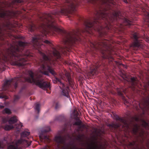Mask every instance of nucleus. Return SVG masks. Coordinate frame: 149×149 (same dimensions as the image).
I'll use <instances>...</instances> for the list:
<instances>
[{
  "mask_svg": "<svg viewBox=\"0 0 149 149\" xmlns=\"http://www.w3.org/2000/svg\"><path fill=\"white\" fill-rule=\"evenodd\" d=\"M122 91H123V92H125V91H124V89H123L122 88H121V89H120V91L118 89V90L117 91L118 95H122Z\"/></svg>",
  "mask_w": 149,
  "mask_h": 149,
  "instance_id": "393cba45",
  "label": "nucleus"
},
{
  "mask_svg": "<svg viewBox=\"0 0 149 149\" xmlns=\"http://www.w3.org/2000/svg\"><path fill=\"white\" fill-rule=\"evenodd\" d=\"M3 34L2 29L0 27V40H2L3 39V38L1 37L2 36Z\"/></svg>",
  "mask_w": 149,
  "mask_h": 149,
  "instance_id": "7c9ffc66",
  "label": "nucleus"
},
{
  "mask_svg": "<svg viewBox=\"0 0 149 149\" xmlns=\"http://www.w3.org/2000/svg\"><path fill=\"white\" fill-rule=\"evenodd\" d=\"M21 81L20 78L18 77L15 78L13 79L7 80L4 82L3 86V89L6 90L7 88H6L9 87L10 84H14L15 88H16L17 87V82L19 81Z\"/></svg>",
  "mask_w": 149,
  "mask_h": 149,
  "instance_id": "6e6552de",
  "label": "nucleus"
},
{
  "mask_svg": "<svg viewBox=\"0 0 149 149\" xmlns=\"http://www.w3.org/2000/svg\"><path fill=\"white\" fill-rule=\"evenodd\" d=\"M66 6L61 9L60 12L56 11L51 14H43L42 17L40 18V20L43 23L40 26V28L42 29V36H38L32 38V43L34 47L38 50L42 59H40L39 63L40 66L39 69V72L36 73H33L31 70L28 72V74L29 76L25 78L24 81L31 83H33L38 86L40 88L45 89L50 88V83L48 82L43 81L41 78L43 74L49 75V72L53 75H55L56 73L52 68V65L55 63V61L56 58H58L60 56L59 52L54 47H53L50 51H48L47 56L41 52L40 48L41 45V42H43L47 44H50L51 42L47 40H44L42 38L44 36L49 33L47 28L51 30H53L58 33L61 32L62 30L58 28L53 23L54 16L56 14L60 13L65 14L71 13L72 11H74L75 8L77 5L78 3L80 2V0H67Z\"/></svg>",
  "mask_w": 149,
  "mask_h": 149,
  "instance_id": "f257e3e1",
  "label": "nucleus"
},
{
  "mask_svg": "<svg viewBox=\"0 0 149 149\" xmlns=\"http://www.w3.org/2000/svg\"><path fill=\"white\" fill-rule=\"evenodd\" d=\"M55 81L56 83H58L60 88L62 90V95L68 97L69 91L68 87L66 86L62 82L61 80L57 78H55Z\"/></svg>",
  "mask_w": 149,
  "mask_h": 149,
  "instance_id": "0eeeda50",
  "label": "nucleus"
},
{
  "mask_svg": "<svg viewBox=\"0 0 149 149\" xmlns=\"http://www.w3.org/2000/svg\"><path fill=\"white\" fill-rule=\"evenodd\" d=\"M110 128H113L116 129L120 126V125L118 123H112L111 124H109L108 125Z\"/></svg>",
  "mask_w": 149,
  "mask_h": 149,
  "instance_id": "a211bd4d",
  "label": "nucleus"
},
{
  "mask_svg": "<svg viewBox=\"0 0 149 149\" xmlns=\"http://www.w3.org/2000/svg\"><path fill=\"white\" fill-rule=\"evenodd\" d=\"M125 78H123V79H125L126 80H127V81H128V80H127V79H126V76H125Z\"/></svg>",
  "mask_w": 149,
  "mask_h": 149,
  "instance_id": "ea45409f",
  "label": "nucleus"
},
{
  "mask_svg": "<svg viewBox=\"0 0 149 149\" xmlns=\"http://www.w3.org/2000/svg\"><path fill=\"white\" fill-rule=\"evenodd\" d=\"M40 105L39 104L36 103L35 104L34 109L36 111H37L39 113L40 111Z\"/></svg>",
  "mask_w": 149,
  "mask_h": 149,
  "instance_id": "aec40b11",
  "label": "nucleus"
},
{
  "mask_svg": "<svg viewBox=\"0 0 149 149\" xmlns=\"http://www.w3.org/2000/svg\"><path fill=\"white\" fill-rule=\"evenodd\" d=\"M22 126V124L21 123H20L18 125V126H16V127L17 129H19L21 128Z\"/></svg>",
  "mask_w": 149,
  "mask_h": 149,
  "instance_id": "cd10ccee",
  "label": "nucleus"
},
{
  "mask_svg": "<svg viewBox=\"0 0 149 149\" xmlns=\"http://www.w3.org/2000/svg\"><path fill=\"white\" fill-rule=\"evenodd\" d=\"M134 42L132 44V46L134 47H138L139 46V41L138 40L137 34L136 33H134L133 35Z\"/></svg>",
  "mask_w": 149,
  "mask_h": 149,
  "instance_id": "9b49d317",
  "label": "nucleus"
},
{
  "mask_svg": "<svg viewBox=\"0 0 149 149\" xmlns=\"http://www.w3.org/2000/svg\"><path fill=\"white\" fill-rule=\"evenodd\" d=\"M47 129L45 130L42 131V132H48L50 130V127H47Z\"/></svg>",
  "mask_w": 149,
  "mask_h": 149,
  "instance_id": "c756f323",
  "label": "nucleus"
},
{
  "mask_svg": "<svg viewBox=\"0 0 149 149\" xmlns=\"http://www.w3.org/2000/svg\"><path fill=\"white\" fill-rule=\"evenodd\" d=\"M3 113H6L8 114H10L11 112L10 110L7 108H5L3 111Z\"/></svg>",
  "mask_w": 149,
  "mask_h": 149,
  "instance_id": "4be33fe9",
  "label": "nucleus"
},
{
  "mask_svg": "<svg viewBox=\"0 0 149 149\" xmlns=\"http://www.w3.org/2000/svg\"><path fill=\"white\" fill-rule=\"evenodd\" d=\"M140 125H141V122H143V126L146 129L149 130V125L145 121H142V120L140 118Z\"/></svg>",
  "mask_w": 149,
  "mask_h": 149,
  "instance_id": "6ab92c4d",
  "label": "nucleus"
},
{
  "mask_svg": "<svg viewBox=\"0 0 149 149\" xmlns=\"http://www.w3.org/2000/svg\"><path fill=\"white\" fill-rule=\"evenodd\" d=\"M28 45L27 43L19 41L15 45H12L7 51L6 54L2 58L4 61H10V63L13 65L19 66H23L26 64V62L29 60L28 57L31 56L29 51L28 50L24 54V57L20 56L19 52L22 50L24 47Z\"/></svg>",
  "mask_w": 149,
  "mask_h": 149,
  "instance_id": "7ed1b4c3",
  "label": "nucleus"
},
{
  "mask_svg": "<svg viewBox=\"0 0 149 149\" xmlns=\"http://www.w3.org/2000/svg\"><path fill=\"white\" fill-rule=\"evenodd\" d=\"M79 35L78 30L66 33L63 38L64 44L67 45H70L78 40V36Z\"/></svg>",
  "mask_w": 149,
  "mask_h": 149,
  "instance_id": "423d86ee",
  "label": "nucleus"
},
{
  "mask_svg": "<svg viewBox=\"0 0 149 149\" xmlns=\"http://www.w3.org/2000/svg\"><path fill=\"white\" fill-rule=\"evenodd\" d=\"M140 137H141V129H140Z\"/></svg>",
  "mask_w": 149,
  "mask_h": 149,
  "instance_id": "c03bdc74",
  "label": "nucleus"
},
{
  "mask_svg": "<svg viewBox=\"0 0 149 149\" xmlns=\"http://www.w3.org/2000/svg\"><path fill=\"white\" fill-rule=\"evenodd\" d=\"M109 42L107 40H102L98 42H91V47L95 49H101L102 57L104 58H109L111 54V49L109 45Z\"/></svg>",
  "mask_w": 149,
  "mask_h": 149,
  "instance_id": "20e7f679",
  "label": "nucleus"
},
{
  "mask_svg": "<svg viewBox=\"0 0 149 149\" xmlns=\"http://www.w3.org/2000/svg\"><path fill=\"white\" fill-rule=\"evenodd\" d=\"M3 148V147L2 146L1 143L0 142V148Z\"/></svg>",
  "mask_w": 149,
  "mask_h": 149,
  "instance_id": "58836bf2",
  "label": "nucleus"
},
{
  "mask_svg": "<svg viewBox=\"0 0 149 149\" xmlns=\"http://www.w3.org/2000/svg\"><path fill=\"white\" fill-rule=\"evenodd\" d=\"M35 28V26L34 24H32L29 26V30L31 32L33 31Z\"/></svg>",
  "mask_w": 149,
  "mask_h": 149,
  "instance_id": "5701e85b",
  "label": "nucleus"
},
{
  "mask_svg": "<svg viewBox=\"0 0 149 149\" xmlns=\"http://www.w3.org/2000/svg\"><path fill=\"white\" fill-rule=\"evenodd\" d=\"M140 149H141L140 148Z\"/></svg>",
  "mask_w": 149,
  "mask_h": 149,
  "instance_id": "8fccbe9b",
  "label": "nucleus"
},
{
  "mask_svg": "<svg viewBox=\"0 0 149 149\" xmlns=\"http://www.w3.org/2000/svg\"><path fill=\"white\" fill-rule=\"evenodd\" d=\"M134 103H134L135 104H135L134 105V106L135 107H136L138 105H140V103L139 102H137V103H136L135 102H133Z\"/></svg>",
  "mask_w": 149,
  "mask_h": 149,
  "instance_id": "473e14b6",
  "label": "nucleus"
},
{
  "mask_svg": "<svg viewBox=\"0 0 149 149\" xmlns=\"http://www.w3.org/2000/svg\"><path fill=\"white\" fill-rule=\"evenodd\" d=\"M6 16V13L4 12H3L0 14V16L2 17H4Z\"/></svg>",
  "mask_w": 149,
  "mask_h": 149,
  "instance_id": "c85d7f7f",
  "label": "nucleus"
},
{
  "mask_svg": "<svg viewBox=\"0 0 149 149\" xmlns=\"http://www.w3.org/2000/svg\"><path fill=\"white\" fill-rule=\"evenodd\" d=\"M146 18L148 19H149V13H146Z\"/></svg>",
  "mask_w": 149,
  "mask_h": 149,
  "instance_id": "c9c22d12",
  "label": "nucleus"
},
{
  "mask_svg": "<svg viewBox=\"0 0 149 149\" xmlns=\"http://www.w3.org/2000/svg\"><path fill=\"white\" fill-rule=\"evenodd\" d=\"M54 83H55V82L54 81Z\"/></svg>",
  "mask_w": 149,
  "mask_h": 149,
  "instance_id": "09e8293b",
  "label": "nucleus"
},
{
  "mask_svg": "<svg viewBox=\"0 0 149 149\" xmlns=\"http://www.w3.org/2000/svg\"><path fill=\"white\" fill-rule=\"evenodd\" d=\"M0 98H5L6 99H8V97L6 95L4 96H0Z\"/></svg>",
  "mask_w": 149,
  "mask_h": 149,
  "instance_id": "2f4dec72",
  "label": "nucleus"
},
{
  "mask_svg": "<svg viewBox=\"0 0 149 149\" xmlns=\"http://www.w3.org/2000/svg\"><path fill=\"white\" fill-rule=\"evenodd\" d=\"M140 143H141V140H140Z\"/></svg>",
  "mask_w": 149,
  "mask_h": 149,
  "instance_id": "de8ad7c7",
  "label": "nucleus"
},
{
  "mask_svg": "<svg viewBox=\"0 0 149 149\" xmlns=\"http://www.w3.org/2000/svg\"><path fill=\"white\" fill-rule=\"evenodd\" d=\"M30 132H29L24 131L21 134V138L20 139L17 141H15L12 143H11L8 147L7 149H22L18 148L19 145L24 144L25 147H28L31 144V141H28L23 139V137L27 136L30 134Z\"/></svg>",
  "mask_w": 149,
  "mask_h": 149,
  "instance_id": "39448f33",
  "label": "nucleus"
},
{
  "mask_svg": "<svg viewBox=\"0 0 149 149\" xmlns=\"http://www.w3.org/2000/svg\"><path fill=\"white\" fill-rule=\"evenodd\" d=\"M61 78L62 79H63V77L61 76Z\"/></svg>",
  "mask_w": 149,
  "mask_h": 149,
  "instance_id": "79ce46f5",
  "label": "nucleus"
},
{
  "mask_svg": "<svg viewBox=\"0 0 149 149\" xmlns=\"http://www.w3.org/2000/svg\"><path fill=\"white\" fill-rule=\"evenodd\" d=\"M99 67L97 64L95 65L93 67V69L89 73L90 76H92L96 75L97 73V69Z\"/></svg>",
  "mask_w": 149,
  "mask_h": 149,
  "instance_id": "ddd939ff",
  "label": "nucleus"
},
{
  "mask_svg": "<svg viewBox=\"0 0 149 149\" xmlns=\"http://www.w3.org/2000/svg\"><path fill=\"white\" fill-rule=\"evenodd\" d=\"M49 147L48 146L45 147H44V148H43L42 149H48Z\"/></svg>",
  "mask_w": 149,
  "mask_h": 149,
  "instance_id": "4c0bfd02",
  "label": "nucleus"
},
{
  "mask_svg": "<svg viewBox=\"0 0 149 149\" xmlns=\"http://www.w3.org/2000/svg\"><path fill=\"white\" fill-rule=\"evenodd\" d=\"M55 141L58 143L64 144L65 139L61 136H56L54 139Z\"/></svg>",
  "mask_w": 149,
  "mask_h": 149,
  "instance_id": "f8f14e48",
  "label": "nucleus"
},
{
  "mask_svg": "<svg viewBox=\"0 0 149 149\" xmlns=\"http://www.w3.org/2000/svg\"><path fill=\"white\" fill-rule=\"evenodd\" d=\"M138 128L136 125L135 126L134 128L132 130V132L134 134H136L137 132Z\"/></svg>",
  "mask_w": 149,
  "mask_h": 149,
  "instance_id": "b1692460",
  "label": "nucleus"
},
{
  "mask_svg": "<svg viewBox=\"0 0 149 149\" xmlns=\"http://www.w3.org/2000/svg\"><path fill=\"white\" fill-rule=\"evenodd\" d=\"M117 119L120 120L121 122H122L124 124V125H123V127H125L126 126V128L127 129H128L129 128V126L127 124H126V121L122 118H120L118 117V118H117Z\"/></svg>",
  "mask_w": 149,
  "mask_h": 149,
  "instance_id": "dca6fc26",
  "label": "nucleus"
},
{
  "mask_svg": "<svg viewBox=\"0 0 149 149\" xmlns=\"http://www.w3.org/2000/svg\"><path fill=\"white\" fill-rule=\"evenodd\" d=\"M17 121V118L15 116L11 117L9 120L8 117L3 118L2 119V122L3 123H6L8 121L9 124L12 125L16 123Z\"/></svg>",
  "mask_w": 149,
  "mask_h": 149,
  "instance_id": "1a4fd4ad",
  "label": "nucleus"
},
{
  "mask_svg": "<svg viewBox=\"0 0 149 149\" xmlns=\"http://www.w3.org/2000/svg\"><path fill=\"white\" fill-rule=\"evenodd\" d=\"M140 48H141V44H140Z\"/></svg>",
  "mask_w": 149,
  "mask_h": 149,
  "instance_id": "49530a36",
  "label": "nucleus"
},
{
  "mask_svg": "<svg viewBox=\"0 0 149 149\" xmlns=\"http://www.w3.org/2000/svg\"><path fill=\"white\" fill-rule=\"evenodd\" d=\"M124 21L125 25H129L131 24L130 21L126 18L125 19Z\"/></svg>",
  "mask_w": 149,
  "mask_h": 149,
  "instance_id": "412c9836",
  "label": "nucleus"
},
{
  "mask_svg": "<svg viewBox=\"0 0 149 149\" xmlns=\"http://www.w3.org/2000/svg\"><path fill=\"white\" fill-rule=\"evenodd\" d=\"M131 81L130 83L131 84V87L133 90H135V89H137L138 87L137 84L138 81L136 78L134 77H132L130 79Z\"/></svg>",
  "mask_w": 149,
  "mask_h": 149,
  "instance_id": "9d476101",
  "label": "nucleus"
},
{
  "mask_svg": "<svg viewBox=\"0 0 149 149\" xmlns=\"http://www.w3.org/2000/svg\"><path fill=\"white\" fill-rule=\"evenodd\" d=\"M146 21L148 22V20H146Z\"/></svg>",
  "mask_w": 149,
  "mask_h": 149,
  "instance_id": "a18cd8bd",
  "label": "nucleus"
},
{
  "mask_svg": "<svg viewBox=\"0 0 149 149\" xmlns=\"http://www.w3.org/2000/svg\"><path fill=\"white\" fill-rule=\"evenodd\" d=\"M108 12L100 11L97 12L94 17V21L88 20L86 22L85 31L91 34L93 29L97 31L101 36L106 34L105 31L111 29V22L116 20L119 15V12L113 11L112 13L108 14Z\"/></svg>",
  "mask_w": 149,
  "mask_h": 149,
  "instance_id": "f03ea898",
  "label": "nucleus"
},
{
  "mask_svg": "<svg viewBox=\"0 0 149 149\" xmlns=\"http://www.w3.org/2000/svg\"><path fill=\"white\" fill-rule=\"evenodd\" d=\"M4 107L3 106H0V107L1 108H3Z\"/></svg>",
  "mask_w": 149,
  "mask_h": 149,
  "instance_id": "a19ab883",
  "label": "nucleus"
},
{
  "mask_svg": "<svg viewBox=\"0 0 149 149\" xmlns=\"http://www.w3.org/2000/svg\"><path fill=\"white\" fill-rule=\"evenodd\" d=\"M125 3H127L128 2L127 0H122Z\"/></svg>",
  "mask_w": 149,
  "mask_h": 149,
  "instance_id": "e433bc0d",
  "label": "nucleus"
},
{
  "mask_svg": "<svg viewBox=\"0 0 149 149\" xmlns=\"http://www.w3.org/2000/svg\"><path fill=\"white\" fill-rule=\"evenodd\" d=\"M39 137L40 140L42 141H43V140H44V141H47V142H49L50 141V140L49 137H47L46 136H43L42 135H40L39 136Z\"/></svg>",
  "mask_w": 149,
  "mask_h": 149,
  "instance_id": "2eb2a0df",
  "label": "nucleus"
},
{
  "mask_svg": "<svg viewBox=\"0 0 149 149\" xmlns=\"http://www.w3.org/2000/svg\"><path fill=\"white\" fill-rule=\"evenodd\" d=\"M20 98V97L18 95H15L14 96V101L15 102L19 100Z\"/></svg>",
  "mask_w": 149,
  "mask_h": 149,
  "instance_id": "bb28decb",
  "label": "nucleus"
},
{
  "mask_svg": "<svg viewBox=\"0 0 149 149\" xmlns=\"http://www.w3.org/2000/svg\"><path fill=\"white\" fill-rule=\"evenodd\" d=\"M57 105H58V104H56V107H55L56 109H57L58 108Z\"/></svg>",
  "mask_w": 149,
  "mask_h": 149,
  "instance_id": "37998d69",
  "label": "nucleus"
},
{
  "mask_svg": "<svg viewBox=\"0 0 149 149\" xmlns=\"http://www.w3.org/2000/svg\"><path fill=\"white\" fill-rule=\"evenodd\" d=\"M123 100L124 102V104L125 105H126L127 104H129V102L127 100L125 97H123Z\"/></svg>",
  "mask_w": 149,
  "mask_h": 149,
  "instance_id": "a878e982",
  "label": "nucleus"
},
{
  "mask_svg": "<svg viewBox=\"0 0 149 149\" xmlns=\"http://www.w3.org/2000/svg\"><path fill=\"white\" fill-rule=\"evenodd\" d=\"M22 2V0H15V3H21Z\"/></svg>",
  "mask_w": 149,
  "mask_h": 149,
  "instance_id": "72a5a7b5",
  "label": "nucleus"
},
{
  "mask_svg": "<svg viewBox=\"0 0 149 149\" xmlns=\"http://www.w3.org/2000/svg\"><path fill=\"white\" fill-rule=\"evenodd\" d=\"M80 124H81V122L80 121L76 122L74 123V124L76 125H79Z\"/></svg>",
  "mask_w": 149,
  "mask_h": 149,
  "instance_id": "f704fd0d",
  "label": "nucleus"
},
{
  "mask_svg": "<svg viewBox=\"0 0 149 149\" xmlns=\"http://www.w3.org/2000/svg\"><path fill=\"white\" fill-rule=\"evenodd\" d=\"M3 127L5 130L7 131L10 130L14 128L13 125L11 124L6 125Z\"/></svg>",
  "mask_w": 149,
  "mask_h": 149,
  "instance_id": "f3484780",
  "label": "nucleus"
},
{
  "mask_svg": "<svg viewBox=\"0 0 149 149\" xmlns=\"http://www.w3.org/2000/svg\"><path fill=\"white\" fill-rule=\"evenodd\" d=\"M65 76L67 79L69 84L71 86L73 84V82L70 77V73L67 72H65Z\"/></svg>",
  "mask_w": 149,
  "mask_h": 149,
  "instance_id": "4468645a",
  "label": "nucleus"
}]
</instances>
